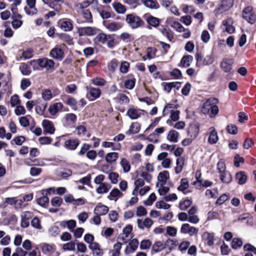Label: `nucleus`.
Here are the masks:
<instances>
[{"mask_svg": "<svg viewBox=\"0 0 256 256\" xmlns=\"http://www.w3.org/2000/svg\"><path fill=\"white\" fill-rule=\"evenodd\" d=\"M168 156L167 152H162L157 156V160L161 162V165L164 168H168L172 164L171 160Z\"/></svg>", "mask_w": 256, "mask_h": 256, "instance_id": "423d86ee", "label": "nucleus"}, {"mask_svg": "<svg viewBox=\"0 0 256 256\" xmlns=\"http://www.w3.org/2000/svg\"><path fill=\"white\" fill-rule=\"evenodd\" d=\"M236 179L240 184H243L246 183L247 180V176L243 172H240L236 174Z\"/></svg>", "mask_w": 256, "mask_h": 256, "instance_id": "37998d69", "label": "nucleus"}, {"mask_svg": "<svg viewBox=\"0 0 256 256\" xmlns=\"http://www.w3.org/2000/svg\"><path fill=\"white\" fill-rule=\"evenodd\" d=\"M198 132L199 127L196 124H192L190 125L188 130V136L194 140L198 136Z\"/></svg>", "mask_w": 256, "mask_h": 256, "instance_id": "dca6fc26", "label": "nucleus"}, {"mask_svg": "<svg viewBox=\"0 0 256 256\" xmlns=\"http://www.w3.org/2000/svg\"><path fill=\"white\" fill-rule=\"evenodd\" d=\"M130 64L126 61H122L120 66V70L122 73L125 74L128 72Z\"/></svg>", "mask_w": 256, "mask_h": 256, "instance_id": "680f3d73", "label": "nucleus"}, {"mask_svg": "<svg viewBox=\"0 0 256 256\" xmlns=\"http://www.w3.org/2000/svg\"><path fill=\"white\" fill-rule=\"evenodd\" d=\"M134 189L132 194H135L136 192H138V189L144 186V182L142 178H138L134 182Z\"/></svg>", "mask_w": 256, "mask_h": 256, "instance_id": "09e8293b", "label": "nucleus"}, {"mask_svg": "<svg viewBox=\"0 0 256 256\" xmlns=\"http://www.w3.org/2000/svg\"><path fill=\"white\" fill-rule=\"evenodd\" d=\"M165 130V128L164 127H160L158 128H156L155 129L154 131V133L152 134H151L150 136V137L148 138V140L150 142H152L155 143H157L158 142V138H156L154 139L152 138V136H155L156 134H162Z\"/></svg>", "mask_w": 256, "mask_h": 256, "instance_id": "72a5a7b5", "label": "nucleus"}, {"mask_svg": "<svg viewBox=\"0 0 256 256\" xmlns=\"http://www.w3.org/2000/svg\"><path fill=\"white\" fill-rule=\"evenodd\" d=\"M37 203L42 206L46 207L48 205L49 198L46 196L44 194L37 199Z\"/></svg>", "mask_w": 256, "mask_h": 256, "instance_id": "de8ad7c7", "label": "nucleus"}, {"mask_svg": "<svg viewBox=\"0 0 256 256\" xmlns=\"http://www.w3.org/2000/svg\"><path fill=\"white\" fill-rule=\"evenodd\" d=\"M234 4V0H223L222 2L220 9L226 11L231 8Z\"/></svg>", "mask_w": 256, "mask_h": 256, "instance_id": "ea45409f", "label": "nucleus"}, {"mask_svg": "<svg viewBox=\"0 0 256 256\" xmlns=\"http://www.w3.org/2000/svg\"><path fill=\"white\" fill-rule=\"evenodd\" d=\"M108 208L101 204H98L94 210V214L99 216H104L108 212Z\"/></svg>", "mask_w": 256, "mask_h": 256, "instance_id": "aec40b11", "label": "nucleus"}, {"mask_svg": "<svg viewBox=\"0 0 256 256\" xmlns=\"http://www.w3.org/2000/svg\"><path fill=\"white\" fill-rule=\"evenodd\" d=\"M32 226L36 229L40 230L42 227L40 224V219L37 217L35 216L31 221Z\"/></svg>", "mask_w": 256, "mask_h": 256, "instance_id": "052dcab7", "label": "nucleus"}, {"mask_svg": "<svg viewBox=\"0 0 256 256\" xmlns=\"http://www.w3.org/2000/svg\"><path fill=\"white\" fill-rule=\"evenodd\" d=\"M244 250L246 252L244 256H254L256 254V248L250 244H246L244 246Z\"/></svg>", "mask_w": 256, "mask_h": 256, "instance_id": "a878e982", "label": "nucleus"}, {"mask_svg": "<svg viewBox=\"0 0 256 256\" xmlns=\"http://www.w3.org/2000/svg\"><path fill=\"white\" fill-rule=\"evenodd\" d=\"M42 250L43 254L47 255L52 254L54 251V245L47 243H42L40 244Z\"/></svg>", "mask_w": 256, "mask_h": 256, "instance_id": "4be33fe9", "label": "nucleus"}, {"mask_svg": "<svg viewBox=\"0 0 256 256\" xmlns=\"http://www.w3.org/2000/svg\"><path fill=\"white\" fill-rule=\"evenodd\" d=\"M156 206L159 209L167 210L170 208V205L160 200L157 202L156 204Z\"/></svg>", "mask_w": 256, "mask_h": 256, "instance_id": "774afa93", "label": "nucleus"}, {"mask_svg": "<svg viewBox=\"0 0 256 256\" xmlns=\"http://www.w3.org/2000/svg\"><path fill=\"white\" fill-rule=\"evenodd\" d=\"M132 226L131 225L126 226L122 230V234L119 238L121 239L124 242H126L129 238L132 237Z\"/></svg>", "mask_w": 256, "mask_h": 256, "instance_id": "f8f14e48", "label": "nucleus"}, {"mask_svg": "<svg viewBox=\"0 0 256 256\" xmlns=\"http://www.w3.org/2000/svg\"><path fill=\"white\" fill-rule=\"evenodd\" d=\"M126 20L132 28H138L143 24L141 18L134 14H127Z\"/></svg>", "mask_w": 256, "mask_h": 256, "instance_id": "f03ea898", "label": "nucleus"}, {"mask_svg": "<svg viewBox=\"0 0 256 256\" xmlns=\"http://www.w3.org/2000/svg\"><path fill=\"white\" fill-rule=\"evenodd\" d=\"M20 70L24 76H28L32 72L30 66L28 64L24 62L20 64Z\"/></svg>", "mask_w": 256, "mask_h": 256, "instance_id": "f704fd0d", "label": "nucleus"}, {"mask_svg": "<svg viewBox=\"0 0 256 256\" xmlns=\"http://www.w3.org/2000/svg\"><path fill=\"white\" fill-rule=\"evenodd\" d=\"M31 65L37 64L40 67L49 70L53 68L54 62L52 60L46 58H39L37 60H32L30 62Z\"/></svg>", "mask_w": 256, "mask_h": 256, "instance_id": "7ed1b4c3", "label": "nucleus"}, {"mask_svg": "<svg viewBox=\"0 0 256 256\" xmlns=\"http://www.w3.org/2000/svg\"><path fill=\"white\" fill-rule=\"evenodd\" d=\"M234 60L232 58H224L220 64L221 68L226 72H230Z\"/></svg>", "mask_w": 256, "mask_h": 256, "instance_id": "9b49d317", "label": "nucleus"}, {"mask_svg": "<svg viewBox=\"0 0 256 256\" xmlns=\"http://www.w3.org/2000/svg\"><path fill=\"white\" fill-rule=\"evenodd\" d=\"M180 232L183 234H188L190 236H193L196 234L198 232V229L194 226H190L188 224H182Z\"/></svg>", "mask_w": 256, "mask_h": 256, "instance_id": "6e6552de", "label": "nucleus"}, {"mask_svg": "<svg viewBox=\"0 0 256 256\" xmlns=\"http://www.w3.org/2000/svg\"><path fill=\"white\" fill-rule=\"evenodd\" d=\"M65 147L70 150H75L79 144L78 140H69L65 142Z\"/></svg>", "mask_w": 256, "mask_h": 256, "instance_id": "7c9ffc66", "label": "nucleus"}, {"mask_svg": "<svg viewBox=\"0 0 256 256\" xmlns=\"http://www.w3.org/2000/svg\"><path fill=\"white\" fill-rule=\"evenodd\" d=\"M100 94V90L99 88H91L88 92L86 96L90 100H93L99 98Z\"/></svg>", "mask_w": 256, "mask_h": 256, "instance_id": "5701e85b", "label": "nucleus"}, {"mask_svg": "<svg viewBox=\"0 0 256 256\" xmlns=\"http://www.w3.org/2000/svg\"><path fill=\"white\" fill-rule=\"evenodd\" d=\"M110 186L106 183H102L96 189V192L98 194L106 193L110 188Z\"/></svg>", "mask_w": 256, "mask_h": 256, "instance_id": "a19ab883", "label": "nucleus"}, {"mask_svg": "<svg viewBox=\"0 0 256 256\" xmlns=\"http://www.w3.org/2000/svg\"><path fill=\"white\" fill-rule=\"evenodd\" d=\"M202 238L206 242V244L209 246L214 245V236L212 233L205 232L202 235Z\"/></svg>", "mask_w": 256, "mask_h": 256, "instance_id": "2f4dec72", "label": "nucleus"}, {"mask_svg": "<svg viewBox=\"0 0 256 256\" xmlns=\"http://www.w3.org/2000/svg\"><path fill=\"white\" fill-rule=\"evenodd\" d=\"M64 118L68 124H74L76 120V116L72 113L67 114Z\"/></svg>", "mask_w": 256, "mask_h": 256, "instance_id": "bf43d9fd", "label": "nucleus"}, {"mask_svg": "<svg viewBox=\"0 0 256 256\" xmlns=\"http://www.w3.org/2000/svg\"><path fill=\"white\" fill-rule=\"evenodd\" d=\"M142 4L147 8L150 9H157L158 4L154 0H142Z\"/></svg>", "mask_w": 256, "mask_h": 256, "instance_id": "c756f323", "label": "nucleus"}, {"mask_svg": "<svg viewBox=\"0 0 256 256\" xmlns=\"http://www.w3.org/2000/svg\"><path fill=\"white\" fill-rule=\"evenodd\" d=\"M102 146L104 148H111L113 150H119L120 148V144H118L114 146V144L112 142H104L102 143Z\"/></svg>", "mask_w": 256, "mask_h": 256, "instance_id": "603ef678", "label": "nucleus"}, {"mask_svg": "<svg viewBox=\"0 0 256 256\" xmlns=\"http://www.w3.org/2000/svg\"><path fill=\"white\" fill-rule=\"evenodd\" d=\"M20 226L22 228H26L30 226V220L31 218V213L30 212H25L22 215Z\"/></svg>", "mask_w": 256, "mask_h": 256, "instance_id": "6ab92c4d", "label": "nucleus"}, {"mask_svg": "<svg viewBox=\"0 0 256 256\" xmlns=\"http://www.w3.org/2000/svg\"><path fill=\"white\" fill-rule=\"evenodd\" d=\"M120 165L122 166L123 172L125 173L128 172L130 170V164L129 161L124 158H121Z\"/></svg>", "mask_w": 256, "mask_h": 256, "instance_id": "473e14b6", "label": "nucleus"}, {"mask_svg": "<svg viewBox=\"0 0 256 256\" xmlns=\"http://www.w3.org/2000/svg\"><path fill=\"white\" fill-rule=\"evenodd\" d=\"M103 24L110 32L117 31L122 27V24L119 22H109L104 20L103 22Z\"/></svg>", "mask_w": 256, "mask_h": 256, "instance_id": "4468645a", "label": "nucleus"}, {"mask_svg": "<svg viewBox=\"0 0 256 256\" xmlns=\"http://www.w3.org/2000/svg\"><path fill=\"white\" fill-rule=\"evenodd\" d=\"M97 32V29L90 27V26H86L81 28V36H92Z\"/></svg>", "mask_w": 256, "mask_h": 256, "instance_id": "393cba45", "label": "nucleus"}, {"mask_svg": "<svg viewBox=\"0 0 256 256\" xmlns=\"http://www.w3.org/2000/svg\"><path fill=\"white\" fill-rule=\"evenodd\" d=\"M59 38L62 41L67 42L69 45L72 44V39L70 36L66 34H56Z\"/></svg>", "mask_w": 256, "mask_h": 256, "instance_id": "49530a36", "label": "nucleus"}, {"mask_svg": "<svg viewBox=\"0 0 256 256\" xmlns=\"http://www.w3.org/2000/svg\"><path fill=\"white\" fill-rule=\"evenodd\" d=\"M220 174V179L222 182L226 184H229L232 182V177L228 171L221 173Z\"/></svg>", "mask_w": 256, "mask_h": 256, "instance_id": "e433bc0d", "label": "nucleus"}, {"mask_svg": "<svg viewBox=\"0 0 256 256\" xmlns=\"http://www.w3.org/2000/svg\"><path fill=\"white\" fill-rule=\"evenodd\" d=\"M50 202L53 206L58 207L62 205L63 202V200L62 198L56 196L51 200Z\"/></svg>", "mask_w": 256, "mask_h": 256, "instance_id": "5fc2aeb1", "label": "nucleus"}, {"mask_svg": "<svg viewBox=\"0 0 256 256\" xmlns=\"http://www.w3.org/2000/svg\"><path fill=\"white\" fill-rule=\"evenodd\" d=\"M193 60L192 56L187 55L182 57L180 60V65L184 68L189 66Z\"/></svg>", "mask_w": 256, "mask_h": 256, "instance_id": "c9c22d12", "label": "nucleus"}, {"mask_svg": "<svg viewBox=\"0 0 256 256\" xmlns=\"http://www.w3.org/2000/svg\"><path fill=\"white\" fill-rule=\"evenodd\" d=\"M234 22L231 18H228L222 21L223 28L229 34H232L235 31V27L233 26Z\"/></svg>", "mask_w": 256, "mask_h": 256, "instance_id": "2eb2a0df", "label": "nucleus"}, {"mask_svg": "<svg viewBox=\"0 0 256 256\" xmlns=\"http://www.w3.org/2000/svg\"><path fill=\"white\" fill-rule=\"evenodd\" d=\"M34 55V50L30 48H28L26 50H24L22 52V57L24 59L27 60L30 58Z\"/></svg>", "mask_w": 256, "mask_h": 256, "instance_id": "6e6d98bb", "label": "nucleus"}, {"mask_svg": "<svg viewBox=\"0 0 256 256\" xmlns=\"http://www.w3.org/2000/svg\"><path fill=\"white\" fill-rule=\"evenodd\" d=\"M76 222L74 220H62L60 222V226L63 228H68L72 232H74L76 226Z\"/></svg>", "mask_w": 256, "mask_h": 256, "instance_id": "a211bd4d", "label": "nucleus"}, {"mask_svg": "<svg viewBox=\"0 0 256 256\" xmlns=\"http://www.w3.org/2000/svg\"><path fill=\"white\" fill-rule=\"evenodd\" d=\"M208 142L210 144H216L218 140V132L214 127L210 128L207 132Z\"/></svg>", "mask_w": 256, "mask_h": 256, "instance_id": "0eeeda50", "label": "nucleus"}, {"mask_svg": "<svg viewBox=\"0 0 256 256\" xmlns=\"http://www.w3.org/2000/svg\"><path fill=\"white\" fill-rule=\"evenodd\" d=\"M242 245V242L240 238H234L231 244L232 247L234 249H236L240 248Z\"/></svg>", "mask_w": 256, "mask_h": 256, "instance_id": "4d7b16f0", "label": "nucleus"}, {"mask_svg": "<svg viewBox=\"0 0 256 256\" xmlns=\"http://www.w3.org/2000/svg\"><path fill=\"white\" fill-rule=\"evenodd\" d=\"M147 214L146 210L142 206H138L136 210V215L138 216H144Z\"/></svg>", "mask_w": 256, "mask_h": 256, "instance_id": "69168bd1", "label": "nucleus"}, {"mask_svg": "<svg viewBox=\"0 0 256 256\" xmlns=\"http://www.w3.org/2000/svg\"><path fill=\"white\" fill-rule=\"evenodd\" d=\"M176 166L175 168V172L178 174L180 173L182 168L184 164V160L182 157L178 158L176 160Z\"/></svg>", "mask_w": 256, "mask_h": 256, "instance_id": "79ce46f5", "label": "nucleus"}, {"mask_svg": "<svg viewBox=\"0 0 256 256\" xmlns=\"http://www.w3.org/2000/svg\"><path fill=\"white\" fill-rule=\"evenodd\" d=\"M189 186L188 180L187 178H182L180 182V184L178 188V190L186 194L190 191H186L187 188Z\"/></svg>", "mask_w": 256, "mask_h": 256, "instance_id": "cd10ccee", "label": "nucleus"}, {"mask_svg": "<svg viewBox=\"0 0 256 256\" xmlns=\"http://www.w3.org/2000/svg\"><path fill=\"white\" fill-rule=\"evenodd\" d=\"M112 6L115 11L119 14H124L126 11V6L118 2H114Z\"/></svg>", "mask_w": 256, "mask_h": 256, "instance_id": "c85d7f7f", "label": "nucleus"}, {"mask_svg": "<svg viewBox=\"0 0 256 256\" xmlns=\"http://www.w3.org/2000/svg\"><path fill=\"white\" fill-rule=\"evenodd\" d=\"M146 21L150 25L154 27H156L159 26L160 22V19L153 16H149L147 18Z\"/></svg>", "mask_w": 256, "mask_h": 256, "instance_id": "3c124183", "label": "nucleus"}, {"mask_svg": "<svg viewBox=\"0 0 256 256\" xmlns=\"http://www.w3.org/2000/svg\"><path fill=\"white\" fill-rule=\"evenodd\" d=\"M140 126L138 123H133L131 124L130 129L126 132L127 134H136L139 132Z\"/></svg>", "mask_w": 256, "mask_h": 256, "instance_id": "8fccbe9b", "label": "nucleus"}, {"mask_svg": "<svg viewBox=\"0 0 256 256\" xmlns=\"http://www.w3.org/2000/svg\"><path fill=\"white\" fill-rule=\"evenodd\" d=\"M196 180L192 184L197 188H200L202 186L204 187H208L212 185V182L209 180H205L202 182L201 180V172L200 170H196L195 174Z\"/></svg>", "mask_w": 256, "mask_h": 256, "instance_id": "39448f33", "label": "nucleus"}, {"mask_svg": "<svg viewBox=\"0 0 256 256\" xmlns=\"http://www.w3.org/2000/svg\"><path fill=\"white\" fill-rule=\"evenodd\" d=\"M42 126L44 128V133L53 134L54 132L55 128L52 122L48 120H44L42 122Z\"/></svg>", "mask_w": 256, "mask_h": 256, "instance_id": "9d476101", "label": "nucleus"}, {"mask_svg": "<svg viewBox=\"0 0 256 256\" xmlns=\"http://www.w3.org/2000/svg\"><path fill=\"white\" fill-rule=\"evenodd\" d=\"M218 100L217 98H210L206 100L201 108V112L204 114H208L211 118L214 117L218 112L217 104Z\"/></svg>", "mask_w": 256, "mask_h": 256, "instance_id": "f257e3e1", "label": "nucleus"}, {"mask_svg": "<svg viewBox=\"0 0 256 256\" xmlns=\"http://www.w3.org/2000/svg\"><path fill=\"white\" fill-rule=\"evenodd\" d=\"M143 112L140 109L131 108L128 110L126 114L131 120H136L142 115Z\"/></svg>", "mask_w": 256, "mask_h": 256, "instance_id": "ddd939ff", "label": "nucleus"}, {"mask_svg": "<svg viewBox=\"0 0 256 256\" xmlns=\"http://www.w3.org/2000/svg\"><path fill=\"white\" fill-rule=\"evenodd\" d=\"M118 158V154L116 152H111L106 156V161L110 164L115 162Z\"/></svg>", "mask_w": 256, "mask_h": 256, "instance_id": "4c0bfd02", "label": "nucleus"}, {"mask_svg": "<svg viewBox=\"0 0 256 256\" xmlns=\"http://www.w3.org/2000/svg\"><path fill=\"white\" fill-rule=\"evenodd\" d=\"M142 161V156L138 153L134 154L132 157V162L134 164L140 163Z\"/></svg>", "mask_w": 256, "mask_h": 256, "instance_id": "0e129e2a", "label": "nucleus"}, {"mask_svg": "<svg viewBox=\"0 0 256 256\" xmlns=\"http://www.w3.org/2000/svg\"><path fill=\"white\" fill-rule=\"evenodd\" d=\"M50 56L55 59L61 60L64 56V53L60 48L56 47L52 50Z\"/></svg>", "mask_w": 256, "mask_h": 256, "instance_id": "412c9836", "label": "nucleus"}, {"mask_svg": "<svg viewBox=\"0 0 256 256\" xmlns=\"http://www.w3.org/2000/svg\"><path fill=\"white\" fill-rule=\"evenodd\" d=\"M108 40V36L104 34H99L94 38V42L96 43L104 44Z\"/></svg>", "mask_w": 256, "mask_h": 256, "instance_id": "864d4df0", "label": "nucleus"}, {"mask_svg": "<svg viewBox=\"0 0 256 256\" xmlns=\"http://www.w3.org/2000/svg\"><path fill=\"white\" fill-rule=\"evenodd\" d=\"M178 137L179 133L177 131L170 130L166 136V139L171 142L176 143L178 142Z\"/></svg>", "mask_w": 256, "mask_h": 256, "instance_id": "b1692460", "label": "nucleus"}, {"mask_svg": "<svg viewBox=\"0 0 256 256\" xmlns=\"http://www.w3.org/2000/svg\"><path fill=\"white\" fill-rule=\"evenodd\" d=\"M229 198V196L227 194H223L220 196L216 202V205H221Z\"/></svg>", "mask_w": 256, "mask_h": 256, "instance_id": "338daca9", "label": "nucleus"}, {"mask_svg": "<svg viewBox=\"0 0 256 256\" xmlns=\"http://www.w3.org/2000/svg\"><path fill=\"white\" fill-rule=\"evenodd\" d=\"M168 178L169 172L166 170L160 172L158 176V180L159 182L162 183V184H165Z\"/></svg>", "mask_w": 256, "mask_h": 256, "instance_id": "58836bf2", "label": "nucleus"}, {"mask_svg": "<svg viewBox=\"0 0 256 256\" xmlns=\"http://www.w3.org/2000/svg\"><path fill=\"white\" fill-rule=\"evenodd\" d=\"M191 200H185L180 203L179 207L180 210H185L191 205Z\"/></svg>", "mask_w": 256, "mask_h": 256, "instance_id": "e2e57ef3", "label": "nucleus"}, {"mask_svg": "<svg viewBox=\"0 0 256 256\" xmlns=\"http://www.w3.org/2000/svg\"><path fill=\"white\" fill-rule=\"evenodd\" d=\"M63 100L66 104L71 106L72 108H76L77 102L74 98L69 96H65Z\"/></svg>", "mask_w": 256, "mask_h": 256, "instance_id": "a18cd8bd", "label": "nucleus"}, {"mask_svg": "<svg viewBox=\"0 0 256 256\" xmlns=\"http://www.w3.org/2000/svg\"><path fill=\"white\" fill-rule=\"evenodd\" d=\"M60 27L64 30L70 31L72 28V24L69 20H60L58 22Z\"/></svg>", "mask_w": 256, "mask_h": 256, "instance_id": "f3484780", "label": "nucleus"}, {"mask_svg": "<svg viewBox=\"0 0 256 256\" xmlns=\"http://www.w3.org/2000/svg\"><path fill=\"white\" fill-rule=\"evenodd\" d=\"M136 223L138 228L142 230L149 229L154 224V222L150 218H146L144 220L138 219Z\"/></svg>", "mask_w": 256, "mask_h": 256, "instance_id": "1a4fd4ad", "label": "nucleus"}, {"mask_svg": "<svg viewBox=\"0 0 256 256\" xmlns=\"http://www.w3.org/2000/svg\"><path fill=\"white\" fill-rule=\"evenodd\" d=\"M242 17L248 22L253 24L256 20V15L250 6L246 7L242 11Z\"/></svg>", "mask_w": 256, "mask_h": 256, "instance_id": "20e7f679", "label": "nucleus"}, {"mask_svg": "<svg viewBox=\"0 0 256 256\" xmlns=\"http://www.w3.org/2000/svg\"><path fill=\"white\" fill-rule=\"evenodd\" d=\"M122 196V194L118 188L113 189L109 195L108 196V198L110 200H114L116 201L118 199Z\"/></svg>", "mask_w": 256, "mask_h": 256, "instance_id": "bb28decb", "label": "nucleus"}, {"mask_svg": "<svg viewBox=\"0 0 256 256\" xmlns=\"http://www.w3.org/2000/svg\"><path fill=\"white\" fill-rule=\"evenodd\" d=\"M122 248V244L118 242L113 246V249L110 251L112 256H120V250Z\"/></svg>", "mask_w": 256, "mask_h": 256, "instance_id": "c03bdc74", "label": "nucleus"}, {"mask_svg": "<svg viewBox=\"0 0 256 256\" xmlns=\"http://www.w3.org/2000/svg\"><path fill=\"white\" fill-rule=\"evenodd\" d=\"M217 170L220 174L227 171L226 170V166L224 162L222 160H220L218 162Z\"/></svg>", "mask_w": 256, "mask_h": 256, "instance_id": "13d9d810", "label": "nucleus"}]
</instances>
